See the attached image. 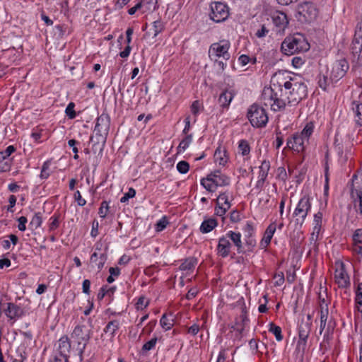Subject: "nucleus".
<instances>
[{"label":"nucleus","instance_id":"61","mask_svg":"<svg viewBox=\"0 0 362 362\" xmlns=\"http://www.w3.org/2000/svg\"><path fill=\"white\" fill-rule=\"evenodd\" d=\"M90 281L88 279H85L82 284V290L85 294H90Z\"/></svg>","mask_w":362,"mask_h":362},{"label":"nucleus","instance_id":"41","mask_svg":"<svg viewBox=\"0 0 362 362\" xmlns=\"http://www.w3.org/2000/svg\"><path fill=\"white\" fill-rule=\"evenodd\" d=\"M169 223L166 216L162 217L155 225V229L157 232L163 230Z\"/></svg>","mask_w":362,"mask_h":362},{"label":"nucleus","instance_id":"38","mask_svg":"<svg viewBox=\"0 0 362 362\" xmlns=\"http://www.w3.org/2000/svg\"><path fill=\"white\" fill-rule=\"evenodd\" d=\"M217 205L227 206V208L230 207V203L228 202V197L226 192L221 193L216 199Z\"/></svg>","mask_w":362,"mask_h":362},{"label":"nucleus","instance_id":"1","mask_svg":"<svg viewBox=\"0 0 362 362\" xmlns=\"http://www.w3.org/2000/svg\"><path fill=\"white\" fill-rule=\"evenodd\" d=\"M307 95L308 88L302 78L279 71L272 76L271 86L263 89L262 99L266 106L278 112L286 105L296 106Z\"/></svg>","mask_w":362,"mask_h":362},{"label":"nucleus","instance_id":"24","mask_svg":"<svg viewBox=\"0 0 362 362\" xmlns=\"http://www.w3.org/2000/svg\"><path fill=\"white\" fill-rule=\"evenodd\" d=\"M107 260V255L105 253L98 254L97 252H94L90 256V262L95 263L97 269L100 271Z\"/></svg>","mask_w":362,"mask_h":362},{"label":"nucleus","instance_id":"59","mask_svg":"<svg viewBox=\"0 0 362 362\" xmlns=\"http://www.w3.org/2000/svg\"><path fill=\"white\" fill-rule=\"evenodd\" d=\"M304 62L305 61L303 59L300 57H294L292 59V64L296 68L300 67L304 64Z\"/></svg>","mask_w":362,"mask_h":362},{"label":"nucleus","instance_id":"4","mask_svg":"<svg viewBox=\"0 0 362 362\" xmlns=\"http://www.w3.org/2000/svg\"><path fill=\"white\" fill-rule=\"evenodd\" d=\"M314 128L313 122H308L300 132L293 134L287 139L288 148L298 153L303 152L305 150V144L308 143Z\"/></svg>","mask_w":362,"mask_h":362},{"label":"nucleus","instance_id":"25","mask_svg":"<svg viewBox=\"0 0 362 362\" xmlns=\"http://www.w3.org/2000/svg\"><path fill=\"white\" fill-rule=\"evenodd\" d=\"M214 156L215 161L220 165L224 166L228 163V158L227 151L225 149H222L221 147L216 148Z\"/></svg>","mask_w":362,"mask_h":362},{"label":"nucleus","instance_id":"13","mask_svg":"<svg viewBox=\"0 0 362 362\" xmlns=\"http://www.w3.org/2000/svg\"><path fill=\"white\" fill-rule=\"evenodd\" d=\"M4 312L9 320L13 321L22 317L25 314L22 307L13 303H8L7 308L4 309Z\"/></svg>","mask_w":362,"mask_h":362},{"label":"nucleus","instance_id":"60","mask_svg":"<svg viewBox=\"0 0 362 362\" xmlns=\"http://www.w3.org/2000/svg\"><path fill=\"white\" fill-rule=\"evenodd\" d=\"M356 39L362 40V22H358L356 24L354 37Z\"/></svg>","mask_w":362,"mask_h":362},{"label":"nucleus","instance_id":"62","mask_svg":"<svg viewBox=\"0 0 362 362\" xmlns=\"http://www.w3.org/2000/svg\"><path fill=\"white\" fill-rule=\"evenodd\" d=\"M268 33L269 30L263 25L261 28L256 32L255 35L257 37L261 38L264 37Z\"/></svg>","mask_w":362,"mask_h":362},{"label":"nucleus","instance_id":"45","mask_svg":"<svg viewBox=\"0 0 362 362\" xmlns=\"http://www.w3.org/2000/svg\"><path fill=\"white\" fill-rule=\"evenodd\" d=\"M75 104L73 102H71L68 104L65 113L69 117V119H74L76 116V114L74 111Z\"/></svg>","mask_w":362,"mask_h":362},{"label":"nucleus","instance_id":"21","mask_svg":"<svg viewBox=\"0 0 362 362\" xmlns=\"http://www.w3.org/2000/svg\"><path fill=\"white\" fill-rule=\"evenodd\" d=\"M226 236L228 239L231 240L233 245L237 247L238 253L244 254L245 251L243 247V243L241 241V234L240 233H236L232 230H230L226 233Z\"/></svg>","mask_w":362,"mask_h":362},{"label":"nucleus","instance_id":"22","mask_svg":"<svg viewBox=\"0 0 362 362\" xmlns=\"http://www.w3.org/2000/svg\"><path fill=\"white\" fill-rule=\"evenodd\" d=\"M235 95V93L233 90H228L226 89L224 90L219 95L218 98V103L220 104V106L223 108H227L228 107L230 103H231L232 100L233 99L234 96Z\"/></svg>","mask_w":362,"mask_h":362},{"label":"nucleus","instance_id":"27","mask_svg":"<svg viewBox=\"0 0 362 362\" xmlns=\"http://www.w3.org/2000/svg\"><path fill=\"white\" fill-rule=\"evenodd\" d=\"M119 327V321L118 320H112L108 322V323L104 328L103 332L105 333H108L111 336V337H114Z\"/></svg>","mask_w":362,"mask_h":362},{"label":"nucleus","instance_id":"8","mask_svg":"<svg viewBox=\"0 0 362 362\" xmlns=\"http://www.w3.org/2000/svg\"><path fill=\"white\" fill-rule=\"evenodd\" d=\"M247 116L254 127H264L268 122V116L265 109L257 104L250 106Z\"/></svg>","mask_w":362,"mask_h":362},{"label":"nucleus","instance_id":"2","mask_svg":"<svg viewBox=\"0 0 362 362\" xmlns=\"http://www.w3.org/2000/svg\"><path fill=\"white\" fill-rule=\"evenodd\" d=\"M110 126V117L107 113H103L96 119L94 128L95 135L90 136V141L93 143V150L95 152L98 146L100 151L103 149L106 143L107 136Z\"/></svg>","mask_w":362,"mask_h":362},{"label":"nucleus","instance_id":"9","mask_svg":"<svg viewBox=\"0 0 362 362\" xmlns=\"http://www.w3.org/2000/svg\"><path fill=\"white\" fill-rule=\"evenodd\" d=\"M349 69V64L345 58L336 60L331 66L329 80L337 83L342 78Z\"/></svg>","mask_w":362,"mask_h":362},{"label":"nucleus","instance_id":"63","mask_svg":"<svg viewBox=\"0 0 362 362\" xmlns=\"http://www.w3.org/2000/svg\"><path fill=\"white\" fill-rule=\"evenodd\" d=\"M278 177L283 180V181H286V180L287 179V173H286V169L284 168V167H279L278 168Z\"/></svg>","mask_w":362,"mask_h":362},{"label":"nucleus","instance_id":"17","mask_svg":"<svg viewBox=\"0 0 362 362\" xmlns=\"http://www.w3.org/2000/svg\"><path fill=\"white\" fill-rule=\"evenodd\" d=\"M71 350V343L67 336L62 337L57 344V354L61 357L69 359Z\"/></svg>","mask_w":362,"mask_h":362},{"label":"nucleus","instance_id":"50","mask_svg":"<svg viewBox=\"0 0 362 362\" xmlns=\"http://www.w3.org/2000/svg\"><path fill=\"white\" fill-rule=\"evenodd\" d=\"M320 309V321H327L328 315H329V308L323 305Z\"/></svg>","mask_w":362,"mask_h":362},{"label":"nucleus","instance_id":"46","mask_svg":"<svg viewBox=\"0 0 362 362\" xmlns=\"http://www.w3.org/2000/svg\"><path fill=\"white\" fill-rule=\"evenodd\" d=\"M355 303L358 305L362 303V283H359L356 290Z\"/></svg>","mask_w":362,"mask_h":362},{"label":"nucleus","instance_id":"49","mask_svg":"<svg viewBox=\"0 0 362 362\" xmlns=\"http://www.w3.org/2000/svg\"><path fill=\"white\" fill-rule=\"evenodd\" d=\"M12 160H4L0 162V172H8L11 170Z\"/></svg>","mask_w":362,"mask_h":362},{"label":"nucleus","instance_id":"5","mask_svg":"<svg viewBox=\"0 0 362 362\" xmlns=\"http://www.w3.org/2000/svg\"><path fill=\"white\" fill-rule=\"evenodd\" d=\"M201 185L209 192H214L218 187L228 186L230 185V177L216 170L201 180Z\"/></svg>","mask_w":362,"mask_h":362},{"label":"nucleus","instance_id":"57","mask_svg":"<svg viewBox=\"0 0 362 362\" xmlns=\"http://www.w3.org/2000/svg\"><path fill=\"white\" fill-rule=\"evenodd\" d=\"M274 279H276L274 285L278 286H281L285 281L284 275L283 272L276 274L274 276Z\"/></svg>","mask_w":362,"mask_h":362},{"label":"nucleus","instance_id":"26","mask_svg":"<svg viewBox=\"0 0 362 362\" xmlns=\"http://www.w3.org/2000/svg\"><path fill=\"white\" fill-rule=\"evenodd\" d=\"M217 221L216 218H209L204 220L200 226V231L202 233H207L211 232L214 228L217 226Z\"/></svg>","mask_w":362,"mask_h":362},{"label":"nucleus","instance_id":"32","mask_svg":"<svg viewBox=\"0 0 362 362\" xmlns=\"http://www.w3.org/2000/svg\"><path fill=\"white\" fill-rule=\"evenodd\" d=\"M269 326V332L272 333L275 336L276 339L278 341H282L284 337L282 334L281 328L279 326L276 325L273 322H270Z\"/></svg>","mask_w":362,"mask_h":362},{"label":"nucleus","instance_id":"34","mask_svg":"<svg viewBox=\"0 0 362 362\" xmlns=\"http://www.w3.org/2000/svg\"><path fill=\"white\" fill-rule=\"evenodd\" d=\"M238 151L239 153L243 156H249L250 153V146L249 145V143L247 140L242 139L238 143Z\"/></svg>","mask_w":362,"mask_h":362},{"label":"nucleus","instance_id":"58","mask_svg":"<svg viewBox=\"0 0 362 362\" xmlns=\"http://www.w3.org/2000/svg\"><path fill=\"white\" fill-rule=\"evenodd\" d=\"M323 214L321 211H318L314 215V225L322 226V223Z\"/></svg>","mask_w":362,"mask_h":362},{"label":"nucleus","instance_id":"40","mask_svg":"<svg viewBox=\"0 0 362 362\" xmlns=\"http://www.w3.org/2000/svg\"><path fill=\"white\" fill-rule=\"evenodd\" d=\"M153 37H156L164 30V25L161 21H155L153 23Z\"/></svg>","mask_w":362,"mask_h":362},{"label":"nucleus","instance_id":"30","mask_svg":"<svg viewBox=\"0 0 362 362\" xmlns=\"http://www.w3.org/2000/svg\"><path fill=\"white\" fill-rule=\"evenodd\" d=\"M353 111L356 117V123L358 126H362V104L354 102Z\"/></svg>","mask_w":362,"mask_h":362},{"label":"nucleus","instance_id":"31","mask_svg":"<svg viewBox=\"0 0 362 362\" xmlns=\"http://www.w3.org/2000/svg\"><path fill=\"white\" fill-rule=\"evenodd\" d=\"M160 326L165 330H169L174 325V320L170 315V318L166 315L163 314L160 320Z\"/></svg>","mask_w":362,"mask_h":362},{"label":"nucleus","instance_id":"28","mask_svg":"<svg viewBox=\"0 0 362 362\" xmlns=\"http://www.w3.org/2000/svg\"><path fill=\"white\" fill-rule=\"evenodd\" d=\"M351 197L354 199L353 202L356 204L358 202V211L362 214V189H356L352 185L351 188Z\"/></svg>","mask_w":362,"mask_h":362},{"label":"nucleus","instance_id":"47","mask_svg":"<svg viewBox=\"0 0 362 362\" xmlns=\"http://www.w3.org/2000/svg\"><path fill=\"white\" fill-rule=\"evenodd\" d=\"M136 195V190L130 187L127 193L124 194V196L120 199V202L125 203L127 202L130 198L134 197Z\"/></svg>","mask_w":362,"mask_h":362},{"label":"nucleus","instance_id":"43","mask_svg":"<svg viewBox=\"0 0 362 362\" xmlns=\"http://www.w3.org/2000/svg\"><path fill=\"white\" fill-rule=\"evenodd\" d=\"M177 170L182 174L187 173L189 169V163L185 160H181L177 164Z\"/></svg>","mask_w":362,"mask_h":362},{"label":"nucleus","instance_id":"20","mask_svg":"<svg viewBox=\"0 0 362 362\" xmlns=\"http://www.w3.org/2000/svg\"><path fill=\"white\" fill-rule=\"evenodd\" d=\"M353 248L352 250L354 253L362 256V229H356L353 235Z\"/></svg>","mask_w":362,"mask_h":362},{"label":"nucleus","instance_id":"56","mask_svg":"<svg viewBox=\"0 0 362 362\" xmlns=\"http://www.w3.org/2000/svg\"><path fill=\"white\" fill-rule=\"evenodd\" d=\"M230 208H227V206L218 205L215 208V214L219 216H223Z\"/></svg>","mask_w":362,"mask_h":362},{"label":"nucleus","instance_id":"23","mask_svg":"<svg viewBox=\"0 0 362 362\" xmlns=\"http://www.w3.org/2000/svg\"><path fill=\"white\" fill-rule=\"evenodd\" d=\"M276 230V224L275 222L270 223L267 228L264 237L260 242L262 248H266L270 243L271 240Z\"/></svg>","mask_w":362,"mask_h":362},{"label":"nucleus","instance_id":"14","mask_svg":"<svg viewBox=\"0 0 362 362\" xmlns=\"http://www.w3.org/2000/svg\"><path fill=\"white\" fill-rule=\"evenodd\" d=\"M312 323L310 322H302L299 326L298 330V336L299 339L298 341V346H302V349L304 350L306 344L307 339L309 337L310 330H311Z\"/></svg>","mask_w":362,"mask_h":362},{"label":"nucleus","instance_id":"53","mask_svg":"<svg viewBox=\"0 0 362 362\" xmlns=\"http://www.w3.org/2000/svg\"><path fill=\"white\" fill-rule=\"evenodd\" d=\"M74 197L78 206H83L86 204V201L82 198L81 192L78 190L75 192Z\"/></svg>","mask_w":362,"mask_h":362},{"label":"nucleus","instance_id":"35","mask_svg":"<svg viewBox=\"0 0 362 362\" xmlns=\"http://www.w3.org/2000/svg\"><path fill=\"white\" fill-rule=\"evenodd\" d=\"M158 339L157 337H153L149 341H146L141 348L142 354H146L148 351L153 350L156 348Z\"/></svg>","mask_w":362,"mask_h":362},{"label":"nucleus","instance_id":"54","mask_svg":"<svg viewBox=\"0 0 362 362\" xmlns=\"http://www.w3.org/2000/svg\"><path fill=\"white\" fill-rule=\"evenodd\" d=\"M148 304V300H146L144 296H141L138 299L136 305L138 310H143L144 308L147 307Z\"/></svg>","mask_w":362,"mask_h":362},{"label":"nucleus","instance_id":"11","mask_svg":"<svg viewBox=\"0 0 362 362\" xmlns=\"http://www.w3.org/2000/svg\"><path fill=\"white\" fill-rule=\"evenodd\" d=\"M230 47V43L228 40H223L218 42L213 43L209 48V56H214L215 57H222L224 59L228 60L230 58L228 50Z\"/></svg>","mask_w":362,"mask_h":362},{"label":"nucleus","instance_id":"51","mask_svg":"<svg viewBox=\"0 0 362 362\" xmlns=\"http://www.w3.org/2000/svg\"><path fill=\"white\" fill-rule=\"evenodd\" d=\"M54 35L61 37L64 35L66 29L64 25H57L54 27Z\"/></svg>","mask_w":362,"mask_h":362},{"label":"nucleus","instance_id":"29","mask_svg":"<svg viewBox=\"0 0 362 362\" xmlns=\"http://www.w3.org/2000/svg\"><path fill=\"white\" fill-rule=\"evenodd\" d=\"M197 260L194 257H189L184 260L180 264V269L182 271H192L194 269Z\"/></svg>","mask_w":362,"mask_h":362},{"label":"nucleus","instance_id":"18","mask_svg":"<svg viewBox=\"0 0 362 362\" xmlns=\"http://www.w3.org/2000/svg\"><path fill=\"white\" fill-rule=\"evenodd\" d=\"M259 168V172L258 180L257 181L255 187L258 189H262L268 176V173L270 169V162L266 160H263Z\"/></svg>","mask_w":362,"mask_h":362},{"label":"nucleus","instance_id":"15","mask_svg":"<svg viewBox=\"0 0 362 362\" xmlns=\"http://www.w3.org/2000/svg\"><path fill=\"white\" fill-rule=\"evenodd\" d=\"M334 278L339 288H347L350 286L349 276L344 263L341 262L340 268L335 270Z\"/></svg>","mask_w":362,"mask_h":362},{"label":"nucleus","instance_id":"48","mask_svg":"<svg viewBox=\"0 0 362 362\" xmlns=\"http://www.w3.org/2000/svg\"><path fill=\"white\" fill-rule=\"evenodd\" d=\"M109 206L108 203L106 201H103L101 203L100 207L98 210V214L101 218H105L107 215V213L108 211Z\"/></svg>","mask_w":362,"mask_h":362},{"label":"nucleus","instance_id":"6","mask_svg":"<svg viewBox=\"0 0 362 362\" xmlns=\"http://www.w3.org/2000/svg\"><path fill=\"white\" fill-rule=\"evenodd\" d=\"M311 207L310 198L308 195H304L300 199L293 213L296 228H300L302 227L308 213L311 210Z\"/></svg>","mask_w":362,"mask_h":362},{"label":"nucleus","instance_id":"36","mask_svg":"<svg viewBox=\"0 0 362 362\" xmlns=\"http://www.w3.org/2000/svg\"><path fill=\"white\" fill-rule=\"evenodd\" d=\"M42 223V214L40 212H37L35 213V215L33 216L30 222L29 226L31 228V229H37L41 226Z\"/></svg>","mask_w":362,"mask_h":362},{"label":"nucleus","instance_id":"19","mask_svg":"<svg viewBox=\"0 0 362 362\" xmlns=\"http://www.w3.org/2000/svg\"><path fill=\"white\" fill-rule=\"evenodd\" d=\"M231 247L232 245L226 235L221 237L217 245L218 255L223 258L228 257L230 254Z\"/></svg>","mask_w":362,"mask_h":362},{"label":"nucleus","instance_id":"44","mask_svg":"<svg viewBox=\"0 0 362 362\" xmlns=\"http://www.w3.org/2000/svg\"><path fill=\"white\" fill-rule=\"evenodd\" d=\"M49 165H50V162L48 160L45 161L43 163V165L42 166L40 175V178L47 179L49 176Z\"/></svg>","mask_w":362,"mask_h":362},{"label":"nucleus","instance_id":"39","mask_svg":"<svg viewBox=\"0 0 362 362\" xmlns=\"http://www.w3.org/2000/svg\"><path fill=\"white\" fill-rule=\"evenodd\" d=\"M353 53L359 54L362 51V40L354 37L351 47Z\"/></svg>","mask_w":362,"mask_h":362},{"label":"nucleus","instance_id":"33","mask_svg":"<svg viewBox=\"0 0 362 362\" xmlns=\"http://www.w3.org/2000/svg\"><path fill=\"white\" fill-rule=\"evenodd\" d=\"M185 138L180 141L177 146V153L184 152L189 146L192 141V134H185Z\"/></svg>","mask_w":362,"mask_h":362},{"label":"nucleus","instance_id":"12","mask_svg":"<svg viewBox=\"0 0 362 362\" xmlns=\"http://www.w3.org/2000/svg\"><path fill=\"white\" fill-rule=\"evenodd\" d=\"M211 13L210 18L216 23L226 21L229 16L228 7L221 2H214L211 5Z\"/></svg>","mask_w":362,"mask_h":362},{"label":"nucleus","instance_id":"3","mask_svg":"<svg viewBox=\"0 0 362 362\" xmlns=\"http://www.w3.org/2000/svg\"><path fill=\"white\" fill-rule=\"evenodd\" d=\"M282 52L286 55H292L300 52H306L310 49V44L305 36L295 33L287 36L281 43Z\"/></svg>","mask_w":362,"mask_h":362},{"label":"nucleus","instance_id":"7","mask_svg":"<svg viewBox=\"0 0 362 362\" xmlns=\"http://www.w3.org/2000/svg\"><path fill=\"white\" fill-rule=\"evenodd\" d=\"M317 15L318 9L315 5L313 2L305 1L298 6L296 17L302 23H310L317 18Z\"/></svg>","mask_w":362,"mask_h":362},{"label":"nucleus","instance_id":"37","mask_svg":"<svg viewBox=\"0 0 362 362\" xmlns=\"http://www.w3.org/2000/svg\"><path fill=\"white\" fill-rule=\"evenodd\" d=\"M16 148L11 145L8 146L5 150L0 151V162H2L4 160H12V158H9L10 156L16 151Z\"/></svg>","mask_w":362,"mask_h":362},{"label":"nucleus","instance_id":"52","mask_svg":"<svg viewBox=\"0 0 362 362\" xmlns=\"http://www.w3.org/2000/svg\"><path fill=\"white\" fill-rule=\"evenodd\" d=\"M135 5L128 10L129 15H134L142 6V0H134Z\"/></svg>","mask_w":362,"mask_h":362},{"label":"nucleus","instance_id":"64","mask_svg":"<svg viewBox=\"0 0 362 362\" xmlns=\"http://www.w3.org/2000/svg\"><path fill=\"white\" fill-rule=\"evenodd\" d=\"M230 219L233 223H237L240 221V215L238 211H233L230 214Z\"/></svg>","mask_w":362,"mask_h":362},{"label":"nucleus","instance_id":"10","mask_svg":"<svg viewBox=\"0 0 362 362\" xmlns=\"http://www.w3.org/2000/svg\"><path fill=\"white\" fill-rule=\"evenodd\" d=\"M89 332L90 330L85 325H77L75 327L71 334V337L77 341L78 346L83 342L82 346L79 349L80 350L78 353L81 361L83 360V354L86 344L90 339Z\"/></svg>","mask_w":362,"mask_h":362},{"label":"nucleus","instance_id":"16","mask_svg":"<svg viewBox=\"0 0 362 362\" xmlns=\"http://www.w3.org/2000/svg\"><path fill=\"white\" fill-rule=\"evenodd\" d=\"M272 22L276 28V32L284 30L288 24V21L286 13L281 11H276L272 13Z\"/></svg>","mask_w":362,"mask_h":362},{"label":"nucleus","instance_id":"55","mask_svg":"<svg viewBox=\"0 0 362 362\" xmlns=\"http://www.w3.org/2000/svg\"><path fill=\"white\" fill-rule=\"evenodd\" d=\"M18 230L21 231H25L26 229L25 224L28 221L27 218L25 216H21L18 218Z\"/></svg>","mask_w":362,"mask_h":362},{"label":"nucleus","instance_id":"42","mask_svg":"<svg viewBox=\"0 0 362 362\" xmlns=\"http://www.w3.org/2000/svg\"><path fill=\"white\" fill-rule=\"evenodd\" d=\"M330 82L331 81L329 78H328L327 76H319L318 85L322 90H326Z\"/></svg>","mask_w":362,"mask_h":362}]
</instances>
